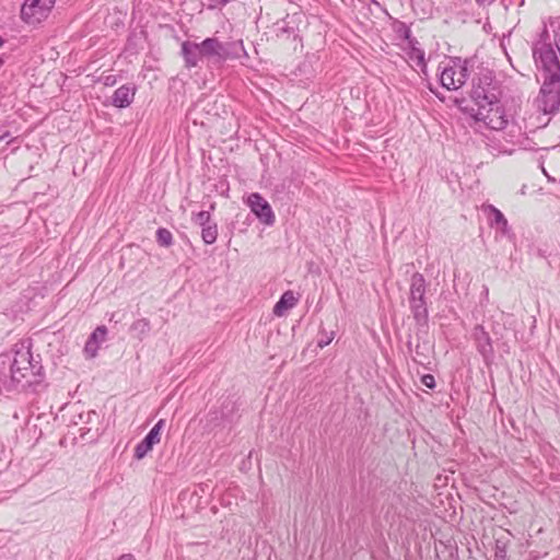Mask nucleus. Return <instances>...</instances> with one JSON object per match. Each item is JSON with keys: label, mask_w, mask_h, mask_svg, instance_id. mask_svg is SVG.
Returning a JSON list of instances; mask_svg holds the SVG:
<instances>
[{"label": "nucleus", "mask_w": 560, "mask_h": 560, "mask_svg": "<svg viewBox=\"0 0 560 560\" xmlns=\"http://www.w3.org/2000/svg\"><path fill=\"white\" fill-rule=\"evenodd\" d=\"M156 240H158V243L164 247H170L173 244L172 233L167 229H164V228H160L156 231Z\"/></svg>", "instance_id": "aec40b11"}, {"label": "nucleus", "mask_w": 560, "mask_h": 560, "mask_svg": "<svg viewBox=\"0 0 560 560\" xmlns=\"http://www.w3.org/2000/svg\"><path fill=\"white\" fill-rule=\"evenodd\" d=\"M107 329L105 326H98L89 337L85 346H84V355L88 359H93L96 357L100 346L106 339Z\"/></svg>", "instance_id": "f8f14e48"}, {"label": "nucleus", "mask_w": 560, "mask_h": 560, "mask_svg": "<svg viewBox=\"0 0 560 560\" xmlns=\"http://www.w3.org/2000/svg\"><path fill=\"white\" fill-rule=\"evenodd\" d=\"M331 341V338H327V339H320L318 340V347L319 348H324L326 346H328Z\"/></svg>", "instance_id": "393cba45"}, {"label": "nucleus", "mask_w": 560, "mask_h": 560, "mask_svg": "<svg viewBox=\"0 0 560 560\" xmlns=\"http://www.w3.org/2000/svg\"><path fill=\"white\" fill-rule=\"evenodd\" d=\"M10 137L9 131L0 130V142L7 140Z\"/></svg>", "instance_id": "bb28decb"}, {"label": "nucleus", "mask_w": 560, "mask_h": 560, "mask_svg": "<svg viewBox=\"0 0 560 560\" xmlns=\"http://www.w3.org/2000/svg\"><path fill=\"white\" fill-rule=\"evenodd\" d=\"M479 5H490L497 0H475Z\"/></svg>", "instance_id": "a878e982"}, {"label": "nucleus", "mask_w": 560, "mask_h": 560, "mask_svg": "<svg viewBox=\"0 0 560 560\" xmlns=\"http://www.w3.org/2000/svg\"><path fill=\"white\" fill-rule=\"evenodd\" d=\"M231 0H209V4H208V8L213 10V9H219L223 5H225L226 3H229Z\"/></svg>", "instance_id": "b1692460"}, {"label": "nucleus", "mask_w": 560, "mask_h": 560, "mask_svg": "<svg viewBox=\"0 0 560 560\" xmlns=\"http://www.w3.org/2000/svg\"><path fill=\"white\" fill-rule=\"evenodd\" d=\"M163 424L164 420L158 421V423L149 431L147 436L136 446V458L142 459L152 450L153 445L160 442Z\"/></svg>", "instance_id": "9d476101"}, {"label": "nucleus", "mask_w": 560, "mask_h": 560, "mask_svg": "<svg viewBox=\"0 0 560 560\" xmlns=\"http://www.w3.org/2000/svg\"><path fill=\"white\" fill-rule=\"evenodd\" d=\"M39 369V366L32 363L31 351L21 346L14 351L9 368L0 371V389L11 392L20 386L31 385Z\"/></svg>", "instance_id": "f03ea898"}, {"label": "nucleus", "mask_w": 560, "mask_h": 560, "mask_svg": "<svg viewBox=\"0 0 560 560\" xmlns=\"http://www.w3.org/2000/svg\"><path fill=\"white\" fill-rule=\"evenodd\" d=\"M500 96L499 88L493 80L491 72H481L478 78L472 80L471 98L476 108L481 105L491 104L498 101Z\"/></svg>", "instance_id": "7ed1b4c3"}, {"label": "nucleus", "mask_w": 560, "mask_h": 560, "mask_svg": "<svg viewBox=\"0 0 560 560\" xmlns=\"http://www.w3.org/2000/svg\"><path fill=\"white\" fill-rule=\"evenodd\" d=\"M488 214L489 224L504 236H511V228L504 214L494 206L488 205L483 208Z\"/></svg>", "instance_id": "9b49d317"}, {"label": "nucleus", "mask_w": 560, "mask_h": 560, "mask_svg": "<svg viewBox=\"0 0 560 560\" xmlns=\"http://www.w3.org/2000/svg\"><path fill=\"white\" fill-rule=\"evenodd\" d=\"M475 336L478 341L479 351L483 354L491 351V343L488 334L481 326H477L475 329Z\"/></svg>", "instance_id": "dca6fc26"}, {"label": "nucleus", "mask_w": 560, "mask_h": 560, "mask_svg": "<svg viewBox=\"0 0 560 560\" xmlns=\"http://www.w3.org/2000/svg\"><path fill=\"white\" fill-rule=\"evenodd\" d=\"M468 79V70L459 59L448 61L442 67L440 81L443 88L455 91L462 88Z\"/></svg>", "instance_id": "423d86ee"}, {"label": "nucleus", "mask_w": 560, "mask_h": 560, "mask_svg": "<svg viewBox=\"0 0 560 560\" xmlns=\"http://www.w3.org/2000/svg\"><path fill=\"white\" fill-rule=\"evenodd\" d=\"M247 205L252 212L266 225L275 223V213L269 202L258 192H253L247 198Z\"/></svg>", "instance_id": "6e6552de"}, {"label": "nucleus", "mask_w": 560, "mask_h": 560, "mask_svg": "<svg viewBox=\"0 0 560 560\" xmlns=\"http://www.w3.org/2000/svg\"><path fill=\"white\" fill-rule=\"evenodd\" d=\"M556 36H557L556 46L558 47L559 54H560V27H559Z\"/></svg>", "instance_id": "c85d7f7f"}, {"label": "nucleus", "mask_w": 560, "mask_h": 560, "mask_svg": "<svg viewBox=\"0 0 560 560\" xmlns=\"http://www.w3.org/2000/svg\"><path fill=\"white\" fill-rule=\"evenodd\" d=\"M131 331L136 334L139 339H143L150 331V322L147 318H140L132 323Z\"/></svg>", "instance_id": "a211bd4d"}, {"label": "nucleus", "mask_w": 560, "mask_h": 560, "mask_svg": "<svg viewBox=\"0 0 560 560\" xmlns=\"http://www.w3.org/2000/svg\"><path fill=\"white\" fill-rule=\"evenodd\" d=\"M117 560H135V557L130 553H125L120 556Z\"/></svg>", "instance_id": "cd10ccee"}, {"label": "nucleus", "mask_w": 560, "mask_h": 560, "mask_svg": "<svg viewBox=\"0 0 560 560\" xmlns=\"http://www.w3.org/2000/svg\"><path fill=\"white\" fill-rule=\"evenodd\" d=\"M421 383L428 387V388H434L435 387V378L431 374H425L421 377Z\"/></svg>", "instance_id": "5701e85b"}, {"label": "nucleus", "mask_w": 560, "mask_h": 560, "mask_svg": "<svg viewBox=\"0 0 560 560\" xmlns=\"http://www.w3.org/2000/svg\"><path fill=\"white\" fill-rule=\"evenodd\" d=\"M558 52L559 49H556L544 35L533 46L535 65L542 79L540 93L546 113H552L560 107V60Z\"/></svg>", "instance_id": "f257e3e1"}, {"label": "nucleus", "mask_w": 560, "mask_h": 560, "mask_svg": "<svg viewBox=\"0 0 560 560\" xmlns=\"http://www.w3.org/2000/svg\"><path fill=\"white\" fill-rule=\"evenodd\" d=\"M198 44L201 50L202 58L212 61H222L225 59L226 49L218 38L209 37Z\"/></svg>", "instance_id": "1a4fd4ad"}, {"label": "nucleus", "mask_w": 560, "mask_h": 560, "mask_svg": "<svg viewBox=\"0 0 560 560\" xmlns=\"http://www.w3.org/2000/svg\"><path fill=\"white\" fill-rule=\"evenodd\" d=\"M182 55L188 68L197 67L199 61L203 59L199 44L188 40L182 44Z\"/></svg>", "instance_id": "4468645a"}, {"label": "nucleus", "mask_w": 560, "mask_h": 560, "mask_svg": "<svg viewBox=\"0 0 560 560\" xmlns=\"http://www.w3.org/2000/svg\"><path fill=\"white\" fill-rule=\"evenodd\" d=\"M202 241L206 244H213L218 237V228L215 223H211L202 228L201 231Z\"/></svg>", "instance_id": "6ab92c4d"}, {"label": "nucleus", "mask_w": 560, "mask_h": 560, "mask_svg": "<svg viewBox=\"0 0 560 560\" xmlns=\"http://www.w3.org/2000/svg\"><path fill=\"white\" fill-rule=\"evenodd\" d=\"M542 172H544V174L546 175V177L548 178V182H555V180H556L553 177H551V176L546 172V170H545V168H542Z\"/></svg>", "instance_id": "c756f323"}, {"label": "nucleus", "mask_w": 560, "mask_h": 560, "mask_svg": "<svg viewBox=\"0 0 560 560\" xmlns=\"http://www.w3.org/2000/svg\"><path fill=\"white\" fill-rule=\"evenodd\" d=\"M409 58L411 61L416 63L417 67L421 68L422 71L425 69V60H424V51L412 47L411 51L409 52Z\"/></svg>", "instance_id": "412c9836"}, {"label": "nucleus", "mask_w": 560, "mask_h": 560, "mask_svg": "<svg viewBox=\"0 0 560 560\" xmlns=\"http://www.w3.org/2000/svg\"><path fill=\"white\" fill-rule=\"evenodd\" d=\"M509 542H510V540L505 536H501L495 539L494 560H509L508 559Z\"/></svg>", "instance_id": "f3484780"}, {"label": "nucleus", "mask_w": 560, "mask_h": 560, "mask_svg": "<svg viewBox=\"0 0 560 560\" xmlns=\"http://www.w3.org/2000/svg\"><path fill=\"white\" fill-rule=\"evenodd\" d=\"M56 0H25L21 8L22 20L31 25H35L44 21Z\"/></svg>", "instance_id": "0eeeda50"}, {"label": "nucleus", "mask_w": 560, "mask_h": 560, "mask_svg": "<svg viewBox=\"0 0 560 560\" xmlns=\"http://www.w3.org/2000/svg\"><path fill=\"white\" fill-rule=\"evenodd\" d=\"M474 117L482 121L488 128L493 130H503L509 124V116L500 103V100L474 108Z\"/></svg>", "instance_id": "20e7f679"}, {"label": "nucleus", "mask_w": 560, "mask_h": 560, "mask_svg": "<svg viewBox=\"0 0 560 560\" xmlns=\"http://www.w3.org/2000/svg\"><path fill=\"white\" fill-rule=\"evenodd\" d=\"M298 303V299L295 298L293 291H285L280 300L276 303L273 307V314L276 316H283L289 310L293 308Z\"/></svg>", "instance_id": "2eb2a0df"}, {"label": "nucleus", "mask_w": 560, "mask_h": 560, "mask_svg": "<svg viewBox=\"0 0 560 560\" xmlns=\"http://www.w3.org/2000/svg\"><path fill=\"white\" fill-rule=\"evenodd\" d=\"M210 219H211V215H210L209 211H200V212L194 214V217H192V221L196 224L200 225L201 228L211 224Z\"/></svg>", "instance_id": "4be33fe9"}, {"label": "nucleus", "mask_w": 560, "mask_h": 560, "mask_svg": "<svg viewBox=\"0 0 560 560\" xmlns=\"http://www.w3.org/2000/svg\"><path fill=\"white\" fill-rule=\"evenodd\" d=\"M136 94V86L133 84H124L119 86L113 94V105L118 108L128 107Z\"/></svg>", "instance_id": "ddd939ff"}, {"label": "nucleus", "mask_w": 560, "mask_h": 560, "mask_svg": "<svg viewBox=\"0 0 560 560\" xmlns=\"http://www.w3.org/2000/svg\"><path fill=\"white\" fill-rule=\"evenodd\" d=\"M2 44H3V40H2V38L0 37V46H2Z\"/></svg>", "instance_id": "2f4dec72"}, {"label": "nucleus", "mask_w": 560, "mask_h": 560, "mask_svg": "<svg viewBox=\"0 0 560 560\" xmlns=\"http://www.w3.org/2000/svg\"><path fill=\"white\" fill-rule=\"evenodd\" d=\"M409 33H410V31H409V30H406V31H405V36H406V38H408V37H409Z\"/></svg>", "instance_id": "7c9ffc66"}, {"label": "nucleus", "mask_w": 560, "mask_h": 560, "mask_svg": "<svg viewBox=\"0 0 560 560\" xmlns=\"http://www.w3.org/2000/svg\"><path fill=\"white\" fill-rule=\"evenodd\" d=\"M425 281L421 273H415L410 283V308L413 317L418 323L425 322L428 318V310L424 301Z\"/></svg>", "instance_id": "39448f33"}]
</instances>
